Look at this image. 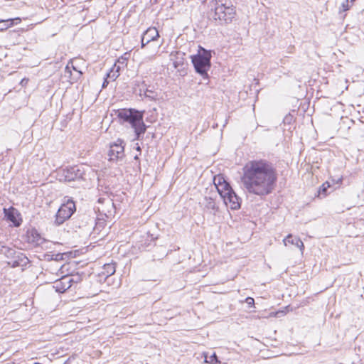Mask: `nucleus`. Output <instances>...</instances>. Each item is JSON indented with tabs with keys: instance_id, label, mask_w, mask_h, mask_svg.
<instances>
[{
	"instance_id": "obj_12",
	"label": "nucleus",
	"mask_w": 364,
	"mask_h": 364,
	"mask_svg": "<svg viewBox=\"0 0 364 364\" xmlns=\"http://www.w3.org/2000/svg\"><path fill=\"white\" fill-rule=\"evenodd\" d=\"M284 245L287 247L289 245H294L298 247L301 252L303 253L304 249V245L299 237L293 236L291 234H289L284 240Z\"/></svg>"
},
{
	"instance_id": "obj_29",
	"label": "nucleus",
	"mask_w": 364,
	"mask_h": 364,
	"mask_svg": "<svg viewBox=\"0 0 364 364\" xmlns=\"http://www.w3.org/2000/svg\"><path fill=\"white\" fill-rule=\"evenodd\" d=\"M107 203H108V204H111L112 205H113V203L112 202L111 200L108 199Z\"/></svg>"
},
{
	"instance_id": "obj_34",
	"label": "nucleus",
	"mask_w": 364,
	"mask_h": 364,
	"mask_svg": "<svg viewBox=\"0 0 364 364\" xmlns=\"http://www.w3.org/2000/svg\"><path fill=\"white\" fill-rule=\"evenodd\" d=\"M270 315H271V316H275V315H276V314H274V313H272Z\"/></svg>"
},
{
	"instance_id": "obj_35",
	"label": "nucleus",
	"mask_w": 364,
	"mask_h": 364,
	"mask_svg": "<svg viewBox=\"0 0 364 364\" xmlns=\"http://www.w3.org/2000/svg\"><path fill=\"white\" fill-rule=\"evenodd\" d=\"M73 70H77L73 65Z\"/></svg>"
},
{
	"instance_id": "obj_15",
	"label": "nucleus",
	"mask_w": 364,
	"mask_h": 364,
	"mask_svg": "<svg viewBox=\"0 0 364 364\" xmlns=\"http://www.w3.org/2000/svg\"><path fill=\"white\" fill-rule=\"evenodd\" d=\"M116 267L114 263H107L104 264L101 274L105 277H108L115 273Z\"/></svg>"
},
{
	"instance_id": "obj_1",
	"label": "nucleus",
	"mask_w": 364,
	"mask_h": 364,
	"mask_svg": "<svg viewBox=\"0 0 364 364\" xmlns=\"http://www.w3.org/2000/svg\"><path fill=\"white\" fill-rule=\"evenodd\" d=\"M277 179L274 166L265 159L249 161L242 168L241 182L244 190L249 194L261 198L270 194Z\"/></svg>"
},
{
	"instance_id": "obj_20",
	"label": "nucleus",
	"mask_w": 364,
	"mask_h": 364,
	"mask_svg": "<svg viewBox=\"0 0 364 364\" xmlns=\"http://www.w3.org/2000/svg\"><path fill=\"white\" fill-rule=\"evenodd\" d=\"M129 54L125 53L123 55L119 57L117 61L114 64H117L121 65L122 69L124 68L127 65V60L129 59Z\"/></svg>"
},
{
	"instance_id": "obj_5",
	"label": "nucleus",
	"mask_w": 364,
	"mask_h": 364,
	"mask_svg": "<svg viewBox=\"0 0 364 364\" xmlns=\"http://www.w3.org/2000/svg\"><path fill=\"white\" fill-rule=\"evenodd\" d=\"M4 253L10 259L8 264L11 267H21L23 269L29 262L28 257L24 254L14 249L5 248Z\"/></svg>"
},
{
	"instance_id": "obj_30",
	"label": "nucleus",
	"mask_w": 364,
	"mask_h": 364,
	"mask_svg": "<svg viewBox=\"0 0 364 364\" xmlns=\"http://www.w3.org/2000/svg\"><path fill=\"white\" fill-rule=\"evenodd\" d=\"M69 69H70V68H69V65H68L65 67V70H66V71H67V70H68V71L70 73V70H69Z\"/></svg>"
},
{
	"instance_id": "obj_16",
	"label": "nucleus",
	"mask_w": 364,
	"mask_h": 364,
	"mask_svg": "<svg viewBox=\"0 0 364 364\" xmlns=\"http://www.w3.org/2000/svg\"><path fill=\"white\" fill-rule=\"evenodd\" d=\"M29 240L36 245H41L44 242V239L36 230L31 231V235L29 236Z\"/></svg>"
},
{
	"instance_id": "obj_13",
	"label": "nucleus",
	"mask_w": 364,
	"mask_h": 364,
	"mask_svg": "<svg viewBox=\"0 0 364 364\" xmlns=\"http://www.w3.org/2000/svg\"><path fill=\"white\" fill-rule=\"evenodd\" d=\"M217 190L222 198L233 191L227 181H223L222 184H219V187H217Z\"/></svg>"
},
{
	"instance_id": "obj_14",
	"label": "nucleus",
	"mask_w": 364,
	"mask_h": 364,
	"mask_svg": "<svg viewBox=\"0 0 364 364\" xmlns=\"http://www.w3.org/2000/svg\"><path fill=\"white\" fill-rule=\"evenodd\" d=\"M16 21V23L21 22L20 18H9L6 20H0V31H4L7 28L11 27L14 24V21Z\"/></svg>"
},
{
	"instance_id": "obj_7",
	"label": "nucleus",
	"mask_w": 364,
	"mask_h": 364,
	"mask_svg": "<svg viewBox=\"0 0 364 364\" xmlns=\"http://www.w3.org/2000/svg\"><path fill=\"white\" fill-rule=\"evenodd\" d=\"M75 210V205L72 200H68L66 203L63 204L55 215V223L58 225L63 224L70 218Z\"/></svg>"
},
{
	"instance_id": "obj_9",
	"label": "nucleus",
	"mask_w": 364,
	"mask_h": 364,
	"mask_svg": "<svg viewBox=\"0 0 364 364\" xmlns=\"http://www.w3.org/2000/svg\"><path fill=\"white\" fill-rule=\"evenodd\" d=\"M73 282V277H70V275H65L55 281L53 287L56 291L63 293L72 287Z\"/></svg>"
},
{
	"instance_id": "obj_8",
	"label": "nucleus",
	"mask_w": 364,
	"mask_h": 364,
	"mask_svg": "<svg viewBox=\"0 0 364 364\" xmlns=\"http://www.w3.org/2000/svg\"><path fill=\"white\" fill-rule=\"evenodd\" d=\"M125 142L121 139H117L115 141L110 144L108 152L109 161H117L124 156Z\"/></svg>"
},
{
	"instance_id": "obj_22",
	"label": "nucleus",
	"mask_w": 364,
	"mask_h": 364,
	"mask_svg": "<svg viewBox=\"0 0 364 364\" xmlns=\"http://www.w3.org/2000/svg\"><path fill=\"white\" fill-rule=\"evenodd\" d=\"M330 183L328 181L323 183L319 189V194H323L324 196H326L327 190L328 188H330Z\"/></svg>"
},
{
	"instance_id": "obj_31",
	"label": "nucleus",
	"mask_w": 364,
	"mask_h": 364,
	"mask_svg": "<svg viewBox=\"0 0 364 364\" xmlns=\"http://www.w3.org/2000/svg\"><path fill=\"white\" fill-rule=\"evenodd\" d=\"M103 200H104V199H103V198H101L98 199V202H99V203H102V202H103Z\"/></svg>"
},
{
	"instance_id": "obj_2",
	"label": "nucleus",
	"mask_w": 364,
	"mask_h": 364,
	"mask_svg": "<svg viewBox=\"0 0 364 364\" xmlns=\"http://www.w3.org/2000/svg\"><path fill=\"white\" fill-rule=\"evenodd\" d=\"M210 16L215 21L229 23L236 14L235 7L230 0H213L210 2Z\"/></svg>"
},
{
	"instance_id": "obj_21",
	"label": "nucleus",
	"mask_w": 364,
	"mask_h": 364,
	"mask_svg": "<svg viewBox=\"0 0 364 364\" xmlns=\"http://www.w3.org/2000/svg\"><path fill=\"white\" fill-rule=\"evenodd\" d=\"M205 362L209 364H218L220 363L215 353H213L210 356L205 355Z\"/></svg>"
},
{
	"instance_id": "obj_32",
	"label": "nucleus",
	"mask_w": 364,
	"mask_h": 364,
	"mask_svg": "<svg viewBox=\"0 0 364 364\" xmlns=\"http://www.w3.org/2000/svg\"><path fill=\"white\" fill-rule=\"evenodd\" d=\"M136 150L139 151H141V149H140V147L139 146H137Z\"/></svg>"
},
{
	"instance_id": "obj_23",
	"label": "nucleus",
	"mask_w": 364,
	"mask_h": 364,
	"mask_svg": "<svg viewBox=\"0 0 364 364\" xmlns=\"http://www.w3.org/2000/svg\"><path fill=\"white\" fill-rule=\"evenodd\" d=\"M223 181H226L224 178L220 175L214 177V184L215 187H219V184H222Z\"/></svg>"
},
{
	"instance_id": "obj_18",
	"label": "nucleus",
	"mask_w": 364,
	"mask_h": 364,
	"mask_svg": "<svg viewBox=\"0 0 364 364\" xmlns=\"http://www.w3.org/2000/svg\"><path fill=\"white\" fill-rule=\"evenodd\" d=\"M121 69V65L114 64L110 73H107V77L111 79L112 80H114L119 75V70Z\"/></svg>"
},
{
	"instance_id": "obj_11",
	"label": "nucleus",
	"mask_w": 364,
	"mask_h": 364,
	"mask_svg": "<svg viewBox=\"0 0 364 364\" xmlns=\"http://www.w3.org/2000/svg\"><path fill=\"white\" fill-rule=\"evenodd\" d=\"M159 37V34L156 28H149L144 32L141 36V48H144L151 41H156Z\"/></svg>"
},
{
	"instance_id": "obj_33",
	"label": "nucleus",
	"mask_w": 364,
	"mask_h": 364,
	"mask_svg": "<svg viewBox=\"0 0 364 364\" xmlns=\"http://www.w3.org/2000/svg\"><path fill=\"white\" fill-rule=\"evenodd\" d=\"M355 0H349V1H350L351 4H353Z\"/></svg>"
},
{
	"instance_id": "obj_27",
	"label": "nucleus",
	"mask_w": 364,
	"mask_h": 364,
	"mask_svg": "<svg viewBox=\"0 0 364 364\" xmlns=\"http://www.w3.org/2000/svg\"><path fill=\"white\" fill-rule=\"evenodd\" d=\"M108 83H109V81L107 80V77L105 78V80L102 83V87L103 88L106 87L107 86Z\"/></svg>"
},
{
	"instance_id": "obj_4",
	"label": "nucleus",
	"mask_w": 364,
	"mask_h": 364,
	"mask_svg": "<svg viewBox=\"0 0 364 364\" xmlns=\"http://www.w3.org/2000/svg\"><path fill=\"white\" fill-rule=\"evenodd\" d=\"M211 53L205 49L200 53L194 55L192 58V63L196 71L203 77L208 76V70L210 68Z\"/></svg>"
},
{
	"instance_id": "obj_25",
	"label": "nucleus",
	"mask_w": 364,
	"mask_h": 364,
	"mask_svg": "<svg viewBox=\"0 0 364 364\" xmlns=\"http://www.w3.org/2000/svg\"><path fill=\"white\" fill-rule=\"evenodd\" d=\"M245 302L247 304V305L250 306V307H252L255 306V300L252 297H247L245 299Z\"/></svg>"
},
{
	"instance_id": "obj_19",
	"label": "nucleus",
	"mask_w": 364,
	"mask_h": 364,
	"mask_svg": "<svg viewBox=\"0 0 364 364\" xmlns=\"http://www.w3.org/2000/svg\"><path fill=\"white\" fill-rule=\"evenodd\" d=\"M141 93H140V95L142 96L144 95L145 97L146 98H149L151 100H156L157 98H158V93L153 90H151V89H146L143 93H141Z\"/></svg>"
},
{
	"instance_id": "obj_24",
	"label": "nucleus",
	"mask_w": 364,
	"mask_h": 364,
	"mask_svg": "<svg viewBox=\"0 0 364 364\" xmlns=\"http://www.w3.org/2000/svg\"><path fill=\"white\" fill-rule=\"evenodd\" d=\"M350 8V5L349 4V0H346V1L341 4V6L340 8V12H345L349 10Z\"/></svg>"
},
{
	"instance_id": "obj_6",
	"label": "nucleus",
	"mask_w": 364,
	"mask_h": 364,
	"mask_svg": "<svg viewBox=\"0 0 364 364\" xmlns=\"http://www.w3.org/2000/svg\"><path fill=\"white\" fill-rule=\"evenodd\" d=\"M84 175L85 171L81 166L68 167L59 173L60 180L68 182L82 180Z\"/></svg>"
},
{
	"instance_id": "obj_17",
	"label": "nucleus",
	"mask_w": 364,
	"mask_h": 364,
	"mask_svg": "<svg viewBox=\"0 0 364 364\" xmlns=\"http://www.w3.org/2000/svg\"><path fill=\"white\" fill-rule=\"evenodd\" d=\"M203 204L206 209L213 210L214 213L218 209L216 203L210 197H205Z\"/></svg>"
},
{
	"instance_id": "obj_26",
	"label": "nucleus",
	"mask_w": 364,
	"mask_h": 364,
	"mask_svg": "<svg viewBox=\"0 0 364 364\" xmlns=\"http://www.w3.org/2000/svg\"><path fill=\"white\" fill-rule=\"evenodd\" d=\"M71 277L74 278L73 283H78L80 282V277L78 275L71 276Z\"/></svg>"
},
{
	"instance_id": "obj_10",
	"label": "nucleus",
	"mask_w": 364,
	"mask_h": 364,
	"mask_svg": "<svg viewBox=\"0 0 364 364\" xmlns=\"http://www.w3.org/2000/svg\"><path fill=\"white\" fill-rule=\"evenodd\" d=\"M223 199L225 205L232 210H237L240 208L241 199L234 191L223 198Z\"/></svg>"
},
{
	"instance_id": "obj_28",
	"label": "nucleus",
	"mask_w": 364,
	"mask_h": 364,
	"mask_svg": "<svg viewBox=\"0 0 364 364\" xmlns=\"http://www.w3.org/2000/svg\"><path fill=\"white\" fill-rule=\"evenodd\" d=\"M8 218L12 222H14L15 220V217L14 215H9Z\"/></svg>"
},
{
	"instance_id": "obj_3",
	"label": "nucleus",
	"mask_w": 364,
	"mask_h": 364,
	"mask_svg": "<svg viewBox=\"0 0 364 364\" xmlns=\"http://www.w3.org/2000/svg\"><path fill=\"white\" fill-rule=\"evenodd\" d=\"M143 113L134 109H122L117 112V117L125 122L131 124L134 129L136 139L145 133L146 125L143 122Z\"/></svg>"
}]
</instances>
